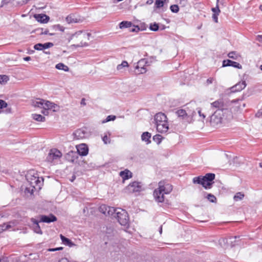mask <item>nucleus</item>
Here are the masks:
<instances>
[{
  "label": "nucleus",
  "instance_id": "864d4df0",
  "mask_svg": "<svg viewBox=\"0 0 262 262\" xmlns=\"http://www.w3.org/2000/svg\"><path fill=\"white\" fill-rule=\"evenodd\" d=\"M218 16L219 15H217V14H213L212 15V18L216 23L218 22Z\"/></svg>",
  "mask_w": 262,
  "mask_h": 262
},
{
  "label": "nucleus",
  "instance_id": "a19ab883",
  "mask_svg": "<svg viewBox=\"0 0 262 262\" xmlns=\"http://www.w3.org/2000/svg\"><path fill=\"white\" fill-rule=\"evenodd\" d=\"M42 47L41 48V50L52 47L54 46L53 43L52 42H46L43 44L42 43Z\"/></svg>",
  "mask_w": 262,
  "mask_h": 262
},
{
  "label": "nucleus",
  "instance_id": "9d476101",
  "mask_svg": "<svg viewBox=\"0 0 262 262\" xmlns=\"http://www.w3.org/2000/svg\"><path fill=\"white\" fill-rule=\"evenodd\" d=\"M165 194L164 190L159 186L157 189L155 190L154 196L157 202L162 203L164 200Z\"/></svg>",
  "mask_w": 262,
  "mask_h": 262
},
{
  "label": "nucleus",
  "instance_id": "f257e3e1",
  "mask_svg": "<svg viewBox=\"0 0 262 262\" xmlns=\"http://www.w3.org/2000/svg\"><path fill=\"white\" fill-rule=\"evenodd\" d=\"M232 118V113L225 114L222 113L221 110H216L210 117V123L213 127H217Z\"/></svg>",
  "mask_w": 262,
  "mask_h": 262
},
{
  "label": "nucleus",
  "instance_id": "6e6d98bb",
  "mask_svg": "<svg viewBox=\"0 0 262 262\" xmlns=\"http://www.w3.org/2000/svg\"><path fill=\"white\" fill-rule=\"evenodd\" d=\"M11 227V225H10L9 224H4V225L2 226L3 230L8 229L10 228Z\"/></svg>",
  "mask_w": 262,
  "mask_h": 262
},
{
  "label": "nucleus",
  "instance_id": "8fccbe9b",
  "mask_svg": "<svg viewBox=\"0 0 262 262\" xmlns=\"http://www.w3.org/2000/svg\"><path fill=\"white\" fill-rule=\"evenodd\" d=\"M102 140L104 144H108V143H110V142H111V140H110V138H108L106 135L104 136L102 138Z\"/></svg>",
  "mask_w": 262,
  "mask_h": 262
},
{
  "label": "nucleus",
  "instance_id": "bb28decb",
  "mask_svg": "<svg viewBox=\"0 0 262 262\" xmlns=\"http://www.w3.org/2000/svg\"><path fill=\"white\" fill-rule=\"evenodd\" d=\"M193 182L194 184H201L205 188V182L203 181V177H198L193 179Z\"/></svg>",
  "mask_w": 262,
  "mask_h": 262
},
{
  "label": "nucleus",
  "instance_id": "b1692460",
  "mask_svg": "<svg viewBox=\"0 0 262 262\" xmlns=\"http://www.w3.org/2000/svg\"><path fill=\"white\" fill-rule=\"evenodd\" d=\"M60 237L62 241V242L65 245L68 246L70 247L75 245V244L73 243L72 242L70 239L64 237L62 234H60Z\"/></svg>",
  "mask_w": 262,
  "mask_h": 262
},
{
  "label": "nucleus",
  "instance_id": "ddd939ff",
  "mask_svg": "<svg viewBox=\"0 0 262 262\" xmlns=\"http://www.w3.org/2000/svg\"><path fill=\"white\" fill-rule=\"evenodd\" d=\"M158 185L164 190L166 194H169L172 190V185L166 183L164 181H160Z\"/></svg>",
  "mask_w": 262,
  "mask_h": 262
},
{
  "label": "nucleus",
  "instance_id": "aec40b11",
  "mask_svg": "<svg viewBox=\"0 0 262 262\" xmlns=\"http://www.w3.org/2000/svg\"><path fill=\"white\" fill-rule=\"evenodd\" d=\"M35 17L38 21L41 23H46L49 21L50 19L48 16L42 14L36 15Z\"/></svg>",
  "mask_w": 262,
  "mask_h": 262
},
{
  "label": "nucleus",
  "instance_id": "c9c22d12",
  "mask_svg": "<svg viewBox=\"0 0 262 262\" xmlns=\"http://www.w3.org/2000/svg\"><path fill=\"white\" fill-rule=\"evenodd\" d=\"M128 66V62L126 61H123L121 64L117 66V69L118 70H121L123 68L127 67Z\"/></svg>",
  "mask_w": 262,
  "mask_h": 262
},
{
  "label": "nucleus",
  "instance_id": "1a4fd4ad",
  "mask_svg": "<svg viewBox=\"0 0 262 262\" xmlns=\"http://www.w3.org/2000/svg\"><path fill=\"white\" fill-rule=\"evenodd\" d=\"M215 178V174L212 173H207L205 176L203 177V181L205 182V188H210L213 184V180Z\"/></svg>",
  "mask_w": 262,
  "mask_h": 262
},
{
  "label": "nucleus",
  "instance_id": "c03bdc74",
  "mask_svg": "<svg viewBox=\"0 0 262 262\" xmlns=\"http://www.w3.org/2000/svg\"><path fill=\"white\" fill-rule=\"evenodd\" d=\"M41 182L39 180L38 177H34V178L31 179V184H33L34 183L36 184V185H38L39 183H40Z\"/></svg>",
  "mask_w": 262,
  "mask_h": 262
},
{
  "label": "nucleus",
  "instance_id": "37998d69",
  "mask_svg": "<svg viewBox=\"0 0 262 262\" xmlns=\"http://www.w3.org/2000/svg\"><path fill=\"white\" fill-rule=\"evenodd\" d=\"M116 119V116L114 115H109L108 116L106 119L102 121L103 123H105L110 121H114Z\"/></svg>",
  "mask_w": 262,
  "mask_h": 262
},
{
  "label": "nucleus",
  "instance_id": "4c0bfd02",
  "mask_svg": "<svg viewBox=\"0 0 262 262\" xmlns=\"http://www.w3.org/2000/svg\"><path fill=\"white\" fill-rule=\"evenodd\" d=\"M165 0H156L155 6L157 8H161L164 5Z\"/></svg>",
  "mask_w": 262,
  "mask_h": 262
},
{
  "label": "nucleus",
  "instance_id": "6e6552de",
  "mask_svg": "<svg viewBox=\"0 0 262 262\" xmlns=\"http://www.w3.org/2000/svg\"><path fill=\"white\" fill-rule=\"evenodd\" d=\"M142 189L141 183L138 182H134L130 183L126 188V190L129 193L140 192Z\"/></svg>",
  "mask_w": 262,
  "mask_h": 262
},
{
  "label": "nucleus",
  "instance_id": "2f4dec72",
  "mask_svg": "<svg viewBox=\"0 0 262 262\" xmlns=\"http://www.w3.org/2000/svg\"><path fill=\"white\" fill-rule=\"evenodd\" d=\"M9 80V77L6 75H0V83L2 84H6Z\"/></svg>",
  "mask_w": 262,
  "mask_h": 262
},
{
  "label": "nucleus",
  "instance_id": "c756f323",
  "mask_svg": "<svg viewBox=\"0 0 262 262\" xmlns=\"http://www.w3.org/2000/svg\"><path fill=\"white\" fill-rule=\"evenodd\" d=\"M109 209V206H106V205H102L99 208V210L100 212L102 213L105 215H107L108 209Z\"/></svg>",
  "mask_w": 262,
  "mask_h": 262
},
{
  "label": "nucleus",
  "instance_id": "603ef678",
  "mask_svg": "<svg viewBox=\"0 0 262 262\" xmlns=\"http://www.w3.org/2000/svg\"><path fill=\"white\" fill-rule=\"evenodd\" d=\"M133 28H131L129 29V31L132 32H137L140 30V28L138 26H133Z\"/></svg>",
  "mask_w": 262,
  "mask_h": 262
},
{
  "label": "nucleus",
  "instance_id": "4468645a",
  "mask_svg": "<svg viewBox=\"0 0 262 262\" xmlns=\"http://www.w3.org/2000/svg\"><path fill=\"white\" fill-rule=\"evenodd\" d=\"M233 67L239 69L242 68V66L239 63L229 59L224 60L223 61V67Z\"/></svg>",
  "mask_w": 262,
  "mask_h": 262
},
{
  "label": "nucleus",
  "instance_id": "79ce46f5",
  "mask_svg": "<svg viewBox=\"0 0 262 262\" xmlns=\"http://www.w3.org/2000/svg\"><path fill=\"white\" fill-rule=\"evenodd\" d=\"M212 11L213 12V14H217V15H219L221 11L219 9V4H216V6L214 8H212L211 9Z\"/></svg>",
  "mask_w": 262,
  "mask_h": 262
},
{
  "label": "nucleus",
  "instance_id": "0eeeda50",
  "mask_svg": "<svg viewBox=\"0 0 262 262\" xmlns=\"http://www.w3.org/2000/svg\"><path fill=\"white\" fill-rule=\"evenodd\" d=\"M176 114L179 117L187 122H190L193 117L195 115L196 113L194 111H191L190 110L186 111L183 109H180L176 112Z\"/></svg>",
  "mask_w": 262,
  "mask_h": 262
},
{
  "label": "nucleus",
  "instance_id": "58836bf2",
  "mask_svg": "<svg viewBox=\"0 0 262 262\" xmlns=\"http://www.w3.org/2000/svg\"><path fill=\"white\" fill-rule=\"evenodd\" d=\"M207 198L210 202L212 203H215L216 201V197L211 193L207 195Z\"/></svg>",
  "mask_w": 262,
  "mask_h": 262
},
{
  "label": "nucleus",
  "instance_id": "a211bd4d",
  "mask_svg": "<svg viewBox=\"0 0 262 262\" xmlns=\"http://www.w3.org/2000/svg\"><path fill=\"white\" fill-rule=\"evenodd\" d=\"M57 220V217L53 214H50L49 215H41L40 222L50 223L55 222Z\"/></svg>",
  "mask_w": 262,
  "mask_h": 262
},
{
  "label": "nucleus",
  "instance_id": "e433bc0d",
  "mask_svg": "<svg viewBox=\"0 0 262 262\" xmlns=\"http://www.w3.org/2000/svg\"><path fill=\"white\" fill-rule=\"evenodd\" d=\"M159 27L158 24L155 23L151 24L149 27V29L153 31H157L159 30Z\"/></svg>",
  "mask_w": 262,
  "mask_h": 262
},
{
  "label": "nucleus",
  "instance_id": "de8ad7c7",
  "mask_svg": "<svg viewBox=\"0 0 262 262\" xmlns=\"http://www.w3.org/2000/svg\"><path fill=\"white\" fill-rule=\"evenodd\" d=\"M54 28L56 29V30H60L62 32H63L64 31V27H63V26L60 25H55L54 26Z\"/></svg>",
  "mask_w": 262,
  "mask_h": 262
},
{
  "label": "nucleus",
  "instance_id": "473e14b6",
  "mask_svg": "<svg viewBox=\"0 0 262 262\" xmlns=\"http://www.w3.org/2000/svg\"><path fill=\"white\" fill-rule=\"evenodd\" d=\"M119 209H115L114 207H110L109 209H108L107 212V215H113L114 214H115V215H116V212L118 211Z\"/></svg>",
  "mask_w": 262,
  "mask_h": 262
},
{
  "label": "nucleus",
  "instance_id": "5701e85b",
  "mask_svg": "<svg viewBox=\"0 0 262 262\" xmlns=\"http://www.w3.org/2000/svg\"><path fill=\"white\" fill-rule=\"evenodd\" d=\"M31 221L32 222V223H33V225H34V227H33V228H34V231L36 233H38V234H42V231H41V230L40 229V226H39L38 225V222L37 221H36L35 219H31Z\"/></svg>",
  "mask_w": 262,
  "mask_h": 262
},
{
  "label": "nucleus",
  "instance_id": "3c124183",
  "mask_svg": "<svg viewBox=\"0 0 262 262\" xmlns=\"http://www.w3.org/2000/svg\"><path fill=\"white\" fill-rule=\"evenodd\" d=\"M42 47V43H37L34 45V49L35 50L40 51V50H41Z\"/></svg>",
  "mask_w": 262,
  "mask_h": 262
},
{
  "label": "nucleus",
  "instance_id": "393cba45",
  "mask_svg": "<svg viewBox=\"0 0 262 262\" xmlns=\"http://www.w3.org/2000/svg\"><path fill=\"white\" fill-rule=\"evenodd\" d=\"M120 176L123 180H126L132 177V173L128 170L126 169L124 171H121L120 172Z\"/></svg>",
  "mask_w": 262,
  "mask_h": 262
},
{
  "label": "nucleus",
  "instance_id": "4be33fe9",
  "mask_svg": "<svg viewBox=\"0 0 262 262\" xmlns=\"http://www.w3.org/2000/svg\"><path fill=\"white\" fill-rule=\"evenodd\" d=\"M150 138L151 134L147 132H144L141 136L142 140L146 142L147 144H148L151 142L150 140Z\"/></svg>",
  "mask_w": 262,
  "mask_h": 262
},
{
  "label": "nucleus",
  "instance_id": "f704fd0d",
  "mask_svg": "<svg viewBox=\"0 0 262 262\" xmlns=\"http://www.w3.org/2000/svg\"><path fill=\"white\" fill-rule=\"evenodd\" d=\"M162 138L161 135L158 134L153 137V140L158 144H159L161 142Z\"/></svg>",
  "mask_w": 262,
  "mask_h": 262
},
{
  "label": "nucleus",
  "instance_id": "dca6fc26",
  "mask_svg": "<svg viewBox=\"0 0 262 262\" xmlns=\"http://www.w3.org/2000/svg\"><path fill=\"white\" fill-rule=\"evenodd\" d=\"M247 84L245 81H243L242 82H239L235 85L232 86L231 88V91L232 92H239L242 90L244 89L246 86Z\"/></svg>",
  "mask_w": 262,
  "mask_h": 262
},
{
  "label": "nucleus",
  "instance_id": "412c9836",
  "mask_svg": "<svg viewBox=\"0 0 262 262\" xmlns=\"http://www.w3.org/2000/svg\"><path fill=\"white\" fill-rule=\"evenodd\" d=\"M45 101L46 100L41 99H36L32 101V104L34 107L43 108Z\"/></svg>",
  "mask_w": 262,
  "mask_h": 262
},
{
  "label": "nucleus",
  "instance_id": "a18cd8bd",
  "mask_svg": "<svg viewBox=\"0 0 262 262\" xmlns=\"http://www.w3.org/2000/svg\"><path fill=\"white\" fill-rule=\"evenodd\" d=\"M198 114H199V116L200 117V119L201 121H203L205 119V117H206V115L204 113H203L202 112L201 110H200V109H199L198 110Z\"/></svg>",
  "mask_w": 262,
  "mask_h": 262
},
{
  "label": "nucleus",
  "instance_id": "09e8293b",
  "mask_svg": "<svg viewBox=\"0 0 262 262\" xmlns=\"http://www.w3.org/2000/svg\"><path fill=\"white\" fill-rule=\"evenodd\" d=\"M7 103L3 100L0 99V108L7 107Z\"/></svg>",
  "mask_w": 262,
  "mask_h": 262
},
{
  "label": "nucleus",
  "instance_id": "49530a36",
  "mask_svg": "<svg viewBox=\"0 0 262 262\" xmlns=\"http://www.w3.org/2000/svg\"><path fill=\"white\" fill-rule=\"evenodd\" d=\"M39 31H40V32L39 33V34L40 35H42V34H49L51 36H52L54 35L53 33H49V31L48 29H46L45 31H43V29H39L38 30Z\"/></svg>",
  "mask_w": 262,
  "mask_h": 262
},
{
  "label": "nucleus",
  "instance_id": "f03ea898",
  "mask_svg": "<svg viewBox=\"0 0 262 262\" xmlns=\"http://www.w3.org/2000/svg\"><path fill=\"white\" fill-rule=\"evenodd\" d=\"M155 121L156 124L157 130L161 133H166L169 129L166 116L162 113H157L155 116Z\"/></svg>",
  "mask_w": 262,
  "mask_h": 262
},
{
  "label": "nucleus",
  "instance_id": "0e129e2a",
  "mask_svg": "<svg viewBox=\"0 0 262 262\" xmlns=\"http://www.w3.org/2000/svg\"><path fill=\"white\" fill-rule=\"evenodd\" d=\"M48 251H51V252H54V251H56L57 250H56V248H50V249H48Z\"/></svg>",
  "mask_w": 262,
  "mask_h": 262
},
{
  "label": "nucleus",
  "instance_id": "39448f33",
  "mask_svg": "<svg viewBox=\"0 0 262 262\" xmlns=\"http://www.w3.org/2000/svg\"><path fill=\"white\" fill-rule=\"evenodd\" d=\"M62 153L58 149H51L47 157L46 160L50 163L55 164L60 161Z\"/></svg>",
  "mask_w": 262,
  "mask_h": 262
},
{
  "label": "nucleus",
  "instance_id": "7ed1b4c3",
  "mask_svg": "<svg viewBox=\"0 0 262 262\" xmlns=\"http://www.w3.org/2000/svg\"><path fill=\"white\" fill-rule=\"evenodd\" d=\"M91 33H86L82 31H78L76 32L75 34H73L70 37L69 39V41L71 40L77 39V42L78 43L77 45H74V46L77 47H86L88 46V43L86 42L90 39V37L91 36Z\"/></svg>",
  "mask_w": 262,
  "mask_h": 262
},
{
  "label": "nucleus",
  "instance_id": "72a5a7b5",
  "mask_svg": "<svg viewBox=\"0 0 262 262\" xmlns=\"http://www.w3.org/2000/svg\"><path fill=\"white\" fill-rule=\"evenodd\" d=\"M228 56L230 58H232L233 59H237L238 57V55L236 53V52L232 51L228 53Z\"/></svg>",
  "mask_w": 262,
  "mask_h": 262
},
{
  "label": "nucleus",
  "instance_id": "9b49d317",
  "mask_svg": "<svg viewBox=\"0 0 262 262\" xmlns=\"http://www.w3.org/2000/svg\"><path fill=\"white\" fill-rule=\"evenodd\" d=\"M145 65L149 66L148 61H145L144 59H141L138 61L137 65L136 66V72L138 74H143L146 72V70L144 67Z\"/></svg>",
  "mask_w": 262,
  "mask_h": 262
},
{
  "label": "nucleus",
  "instance_id": "423d86ee",
  "mask_svg": "<svg viewBox=\"0 0 262 262\" xmlns=\"http://www.w3.org/2000/svg\"><path fill=\"white\" fill-rule=\"evenodd\" d=\"M115 216L117 219L120 225L126 226L128 224L129 217L127 212L125 210L119 209Z\"/></svg>",
  "mask_w": 262,
  "mask_h": 262
},
{
  "label": "nucleus",
  "instance_id": "774afa93",
  "mask_svg": "<svg viewBox=\"0 0 262 262\" xmlns=\"http://www.w3.org/2000/svg\"><path fill=\"white\" fill-rule=\"evenodd\" d=\"M62 249H63V247H61L56 248V250H57V251H58V250H62Z\"/></svg>",
  "mask_w": 262,
  "mask_h": 262
},
{
  "label": "nucleus",
  "instance_id": "052dcab7",
  "mask_svg": "<svg viewBox=\"0 0 262 262\" xmlns=\"http://www.w3.org/2000/svg\"><path fill=\"white\" fill-rule=\"evenodd\" d=\"M48 109L43 108V110L41 111V113L45 115H48Z\"/></svg>",
  "mask_w": 262,
  "mask_h": 262
},
{
  "label": "nucleus",
  "instance_id": "cd10ccee",
  "mask_svg": "<svg viewBox=\"0 0 262 262\" xmlns=\"http://www.w3.org/2000/svg\"><path fill=\"white\" fill-rule=\"evenodd\" d=\"M32 118L37 121L44 122L45 121V117L39 114H32Z\"/></svg>",
  "mask_w": 262,
  "mask_h": 262
},
{
  "label": "nucleus",
  "instance_id": "5fc2aeb1",
  "mask_svg": "<svg viewBox=\"0 0 262 262\" xmlns=\"http://www.w3.org/2000/svg\"><path fill=\"white\" fill-rule=\"evenodd\" d=\"M255 116L257 118L262 117V110H259L255 114Z\"/></svg>",
  "mask_w": 262,
  "mask_h": 262
},
{
  "label": "nucleus",
  "instance_id": "20e7f679",
  "mask_svg": "<svg viewBox=\"0 0 262 262\" xmlns=\"http://www.w3.org/2000/svg\"><path fill=\"white\" fill-rule=\"evenodd\" d=\"M237 101L238 100H235L230 102L228 100L222 98L211 103V106L212 108H217V110H221L223 113H231V111L229 110L230 104L232 102H235Z\"/></svg>",
  "mask_w": 262,
  "mask_h": 262
},
{
  "label": "nucleus",
  "instance_id": "6ab92c4d",
  "mask_svg": "<svg viewBox=\"0 0 262 262\" xmlns=\"http://www.w3.org/2000/svg\"><path fill=\"white\" fill-rule=\"evenodd\" d=\"M44 109L52 110L54 112H56L59 110V106L49 101H45L44 104Z\"/></svg>",
  "mask_w": 262,
  "mask_h": 262
},
{
  "label": "nucleus",
  "instance_id": "2eb2a0df",
  "mask_svg": "<svg viewBox=\"0 0 262 262\" xmlns=\"http://www.w3.org/2000/svg\"><path fill=\"white\" fill-rule=\"evenodd\" d=\"M77 149L78 154L82 156L88 155L89 151L88 147L85 144H79L77 146Z\"/></svg>",
  "mask_w": 262,
  "mask_h": 262
},
{
  "label": "nucleus",
  "instance_id": "bf43d9fd",
  "mask_svg": "<svg viewBox=\"0 0 262 262\" xmlns=\"http://www.w3.org/2000/svg\"><path fill=\"white\" fill-rule=\"evenodd\" d=\"M80 104H81V105H83V106L86 105V104L85 102V98H82V99L81 100Z\"/></svg>",
  "mask_w": 262,
  "mask_h": 262
},
{
  "label": "nucleus",
  "instance_id": "f3484780",
  "mask_svg": "<svg viewBox=\"0 0 262 262\" xmlns=\"http://www.w3.org/2000/svg\"><path fill=\"white\" fill-rule=\"evenodd\" d=\"M66 20L68 24L77 23L81 21L80 18L74 14H71L67 16Z\"/></svg>",
  "mask_w": 262,
  "mask_h": 262
},
{
  "label": "nucleus",
  "instance_id": "4d7b16f0",
  "mask_svg": "<svg viewBox=\"0 0 262 262\" xmlns=\"http://www.w3.org/2000/svg\"><path fill=\"white\" fill-rule=\"evenodd\" d=\"M213 81H214V78H208L207 80V81H206L207 84L208 85V84L212 83Z\"/></svg>",
  "mask_w": 262,
  "mask_h": 262
},
{
  "label": "nucleus",
  "instance_id": "69168bd1",
  "mask_svg": "<svg viewBox=\"0 0 262 262\" xmlns=\"http://www.w3.org/2000/svg\"><path fill=\"white\" fill-rule=\"evenodd\" d=\"M153 3V0H148L146 2V3L148 5H150L151 4H152Z\"/></svg>",
  "mask_w": 262,
  "mask_h": 262
},
{
  "label": "nucleus",
  "instance_id": "7c9ffc66",
  "mask_svg": "<svg viewBox=\"0 0 262 262\" xmlns=\"http://www.w3.org/2000/svg\"><path fill=\"white\" fill-rule=\"evenodd\" d=\"M244 196H245V195L243 192H237L234 195V196L233 197V199L235 201H241L244 198Z\"/></svg>",
  "mask_w": 262,
  "mask_h": 262
},
{
  "label": "nucleus",
  "instance_id": "338daca9",
  "mask_svg": "<svg viewBox=\"0 0 262 262\" xmlns=\"http://www.w3.org/2000/svg\"><path fill=\"white\" fill-rule=\"evenodd\" d=\"M76 177L75 176H73L72 177V179L70 180L71 182H73L74 180L75 179Z\"/></svg>",
  "mask_w": 262,
  "mask_h": 262
},
{
  "label": "nucleus",
  "instance_id": "680f3d73",
  "mask_svg": "<svg viewBox=\"0 0 262 262\" xmlns=\"http://www.w3.org/2000/svg\"><path fill=\"white\" fill-rule=\"evenodd\" d=\"M257 40L259 41H262V35H258L257 36Z\"/></svg>",
  "mask_w": 262,
  "mask_h": 262
},
{
  "label": "nucleus",
  "instance_id": "c85d7f7f",
  "mask_svg": "<svg viewBox=\"0 0 262 262\" xmlns=\"http://www.w3.org/2000/svg\"><path fill=\"white\" fill-rule=\"evenodd\" d=\"M56 68L58 70H61L66 72H68L69 70V68L68 66L64 65L62 63H59L56 65Z\"/></svg>",
  "mask_w": 262,
  "mask_h": 262
},
{
  "label": "nucleus",
  "instance_id": "f8f14e48",
  "mask_svg": "<svg viewBox=\"0 0 262 262\" xmlns=\"http://www.w3.org/2000/svg\"><path fill=\"white\" fill-rule=\"evenodd\" d=\"M74 139L77 140L82 139L86 138L89 136V133L85 129L80 128L76 130L74 133Z\"/></svg>",
  "mask_w": 262,
  "mask_h": 262
},
{
  "label": "nucleus",
  "instance_id": "ea45409f",
  "mask_svg": "<svg viewBox=\"0 0 262 262\" xmlns=\"http://www.w3.org/2000/svg\"><path fill=\"white\" fill-rule=\"evenodd\" d=\"M170 10L173 13H177L179 11V7L177 5H173L170 7Z\"/></svg>",
  "mask_w": 262,
  "mask_h": 262
},
{
  "label": "nucleus",
  "instance_id": "a878e982",
  "mask_svg": "<svg viewBox=\"0 0 262 262\" xmlns=\"http://www.w3.org/2000/svg\"><path fill=\"white\" fill-rule=\"evenodd\" d=\"M132 26V23L130 21H123L119 24L120 29L130 28Z\"/></svg>",
  "mask_w": 262,
  "mask_h": 262
},
{
  "label": "nucleus",
  "instance_id": "e2e57ef3",
  "mask_svg": "<svg viewBox=\"0 0 262 262\" xmlns=\"http://www.w3.org/2000/svg\"><path fill=\"white\" fill-rule=\"evenodd\" d=\"M24 60L25 61H29L31 60V57L30 56H27L24 58Z\"/></svg>",
  "mask_w": 262,
  "mask_h": 262
},
{
  "label": "nucleus",
  "instance_id": "13d9d810",
  "mask_svg": "<svg viewBox=\"0 0 262 262\" xmlns=\"http://www.w3.org/2000/svg\"><path fill=\"white\" fill-rule=\"evenodd\" d=\"M7 3V0H0V7H3V5Z\"/></svg>",
  "mask_w": 262,
  "mask_h": 262
}]
</instances>
